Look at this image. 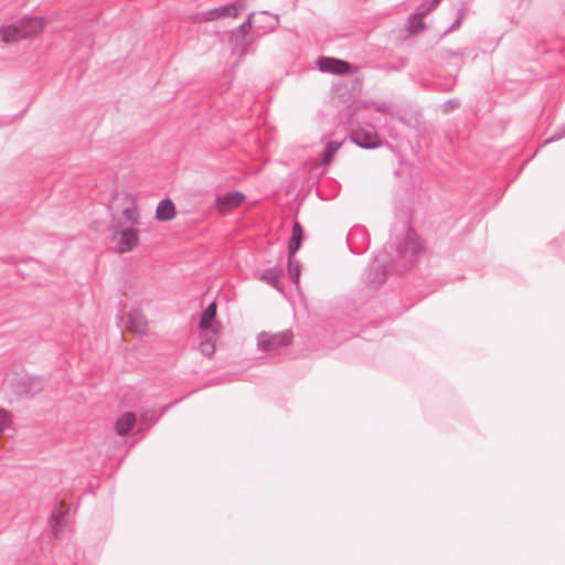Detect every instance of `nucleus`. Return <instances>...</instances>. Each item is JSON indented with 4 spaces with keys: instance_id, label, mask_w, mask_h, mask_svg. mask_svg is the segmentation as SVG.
<instances>
[{
    "instance_id": "obj_15",
    "label": "nucleus",
    "mask_w": 565,
    "mask_h": 565,
    "mask_svg": "<svg viewBox=\"0 0 565 565\" xmlns=\"http://www.w3.org/2000/svg\"><path fill=\"white\" fill-rule=\"evenodd\" d=\"M303 231L299 222H295L292 226L291 237L288 243V254L296 255L299 250Z\"/></svg>"
},
{
    "instance_id": "obj_11",
    "label": "nucleus",
    "mask_w": 565,
    "mask_h": 565,
    "mask_svg": "<svg viewBox=\"0 0 565 565\" xmlns=\"http://www.w3.org/2000/svg\"><path fill=\"white\" fill-rule=\"evenodd\" d=\"M284 275V268L280 265L274 266L269 269L264 270L259 275L260 280H265L268 285L274 288L281 290L280 278Z\"/></svg>"
},
{
    "instance_id": "obj_25",
    "label": "nucleus",
    "mask_w": 565,
    "mask_h": 565,
    "mask_svg": "<svg viewBox=\"0 0 565 565\" xmlns=\"http://www.w3.org/2000/svg\"><path fill=\"white\" fill-rule=\"evenodd\" d=\"M359 235H363V228L356 227L349 232L348 238H347L348 246H349L350 250L354 254H361L366 249L365 247H363V248L355 247L354 239Z\"/></svg>"
},
{
    "instance_id": "obj_18",
    "label": "nucleus",
    "mask_w": 565,
    "mask_h": 565,
    "mask_svg": "<svg viewBox=\"0 0 565 565\" xmlns=\"http://www.w3.org/2000/svg\"><path fill=\"white\" fill-rule=\"evenodd\" d=\"M122 217L125 218L126 223L130 225V227H134L136 225L140 224V215L137 209V205L135 202H131L128 206H126L122 212Z\"/></svg>"
},
{
    "instance_id": "obj_13",
    "label": "nucleus",
    "mask_w": 565,
    "mask_h": 565,
    "mask_svg": "<svg viewBox=\"0 0 565 565\" xmlns=\"http://www.w3.org/2000/svg\"><path fill=\"white\" fill-rule=\"evenodd\" d=\"M175 206L170 199H163L159 202L156 210V218L160 222H167L174 217Z\"/></svg>"
},
{
    "instance_id": "obj_14",
    "label": "nucleus",
    "mask_w": 565,
    "mask_h": 565,
    "mask_svg": "<svg viewBox=\"0 0 565 565\" xmlns=\"http://www.w3.org/2000/svg\"><path fill=\"white\" fill-rule=\"evenodd\" d=\"M128 327L138 334L147 332V320L139 310H132L128 315Z\"/></svg>"
},
{
    "instance_id": "obj_31",
    "label": "nucleus",
    "mask_w": 565,
    "mask_h": 565,
    "mask_svg": "<svg viewBox=\"0 0 565 565\" xmlns=\"http://www.w3.org/2000/svg\"><path fill=\"white\" fill-rule=\"evenodd\" d=\"M422 29H418V20L412 19V15L409 17V31L412 33L418 32Z\"/></svg>"
},
{
    "instance_id": "obj_28",
    "label": "nucleus",
    "mask_w": 565,
    "mask_h": 565,
    "mask_svg": "<svg viewBox=\"0 0 565 565\" xmlns=\"http://www.w3.org/2000/svg\"><path fill=\"white\" fill-rule=\"evenodd\" d=\"M9 413L4 409H0V434H2L7 428H9Z\"/></svg>"
},
{
    "instance_id": "obj_21",
    "label": "nucleus",
    "mask_w": 565,
    "mask_h": 565,
    "mask_svg": "<svg viewBox=\"0 0 565 565\" xmlns=\"http://www.w3.org/2000/svg\"><path fill=\"white\" fill-rule=\"evenodd\" d=\"M341 145H342L341 142L335 141V140L329 141L323 150L321 162L323 164H330L332 162L335 153L340 149Z\"/></svg>"
},
{
    "instance_id": "obj_1",
    "label": "nucleus",
    "mask_w": 565,
    "mask_h": 565,
    "mask_svg": "<svg viewBox=\"0 0 565 565\" xmlns=\"http://www.w3.org/2000/svg\"><path fill=\"white\" fill-rule=\"evenodd\" d=\"M420 250L416 232L404 223L401 233L392 236L384 249L374 256L367 268L366 285L377 289L386 281L387 273L393 268L401 275L406 273L417 262Z\"/></svg>"
},
{
    "instance_id": "obj_23",
    "label": "nucleus",
    "mask_w": 565,
    "mask_h": 565,
    "mask_svg": "<svg viewBox=\"0 0 565 565\" xmlns=\"http://www.w3.org/2000/svg\"><path fill=\"white\" fill-rule=\"evenodd\" d=\"M215 335L212 333L211 337H204L200 340L199 349L205 356H211L215 351Z\"/></svg>"
},
{
    "instance_id": "obj_19",
    "label": "nucleus",
    "mask_w": 565,
    "mask_h": 565,
    "mask_svg": "<svg viewBox=\"0 0 565 565\" xmlns=\"http://www.w3.org/2000/svg\"><path fill=\"white\" fill-rule=\"evenodd\" d=\"M440 0H431L428 4L422 3L418 11L412 14V19L418 20V29H425L423 18L431 10H434Z\"/></svg>"
},
{
    "instance_id": "obj_7",
    "label": "nucleus",
    "mask_w": 565,
    "mask_h": 565,
    "mask_svg": "<svg viewBox=\"0 0 565 565\" xmlns=\"http://www.w3.org/2000/svg\"><path fill=\"white\" fill-rule=\"evenodd\" d=\"M316 63L322 73L343 75L351 72V64L340 58L320 56Z\"/></svg>"
},
{
    "instance_id": "obj_33",
    "label": "nucleus",
    "mask_w": 565,
    "mask_h": 565,
    "mask_svg": "<svg viewBox=\"0 0 565 565\" xmlns=\"http://www.w3.org/2000/svg\"><path fill=\"white\" fill-rule=\"evenodd\" d=\"M276 26H277L276 24L268 26V28H267V30H266V31H264V33L275 31V30H276Z\"/></svg>"
},
{
    "instance_id": "obj_24",
    "label": "nucleus",
    "mask_w": 565,
    "mask_h": 565,
    "mask_svg": "<svg viewBox=\"0 0 565 565\" xmlns=\"http://www.w3.org/2000/svg\"><path fill=\"white\" fill-rule=\"evenodd\" d=\"M254 17H255L254 12L249 13L247 19L242 24H239L238 26L235 28L236 34H238V35L243 34V33L248 34V32L252 28L260 29V25L257 24V21L254 19Z\"/></svg>"
},
{
    "instance_id": "obj_3",
    "label": "nucleus",
    "mask_w": 565,
    "mask_h": 565,
    "mask_svg": "<svg viewBox=\"0 0 565 565\" xmlns=\"http://www.w3.org/2000/svg\"><path fill=\"white\" fill-rule=\"evenodd\" d=\"M10 386L17 395L32 397L44 388V380L29 374L15 375L10 380Z\"/></svg>"
},
{
    "instance_id": "obj_16",
    "label": "nucleus",
    "mask_w": 565,
    "mask_h": 565,
    "mask_svg": "<svg viewBox=\"0 0 565 565\" xmlns=\"http://www.w3.org/2000/svg\"><path fill=\"white\" fill-rule=\"evenodd\" d=\"M230 42L233 46V51L237 52L241 56L246 53L248 41L247 34H236V30L234 29L230 34Z\"/></svg>"
},
{
    "instance_id": "obj_27",
    "label": "nucleus",
    "mask_w": 565,
    "mask_h": 565,
    "mask_svg": "<svg viewBox=\"0 0 565 565\" xmlns=\"http://www.w3.org/2000/svg\"><path fill=\"white\" fill-rule=\"evenodd\" d=\"M565 137V124L561 125L553 134L552 137H550L548 139H546L543 143L544 145H547L552 141H555V140H558L561 138H564Z\"/></svg>"
},
{
    "instance_id": "obj_20",
    "label": "nucleus",
    "mask_w": 565,
    "mask_h": 565,
    "mask_svg": "<svg viewBox=\"0 0 565 565\" xmlns=\"http://www.w3.org/2000/svg\"><path fill=\"white\" fill-rule=\"evenodd\" d=\"M288 275L292 284L299 285L300 277V263L295 258V255L288 254Z\"/></svg>"
},
{
    "instance_id": "obj_22",
    "label": "nucleus",
    "mask_w": 565,
    "mask_h": 565,
    "mask_svg": "<svg viewBox=\"0 0 565 565\" xmlns=\"http://www.w3.org/2000/svg\"><path fill=\"white\" fill-rule=\"evenodd\" d=\"M50 522H51L54 535L58 536V531L64 524V513L62 511V508H55L52 511Z\"/></svg>"
},
{
    "instance_id": "obj_17",
    "label": "nucleus",
    "mask_w": 565,
    "mask_h": 565,
    "mask_svg": "<svg viewBox=\"0 0 565 565\" xmlns=\"http://www.w3.org/2000/svg\"><path fill=\"white\" fill-rule=\"evenodd\" d=\"M20 34H21V26H20L19 22H18V24H10V25L2 26L0 29V36L4 42H14V41L21 39Z\"/></svg>"
},
{
    "instance_id": "obj_26",
    "label": "nucleus",
    "mask_w": 565,
    "mask_h": 565,
    "mask_svg": "<svg viewBox=\"0 0 565 565\" xmlns=\"http://www.w3.org/2000/svg\"><path fill=\"white\" fill-rule=\"evenodd\" d=\"M465 17H466V11H465V8H460L459 11H458V17L457 19L454 21V23L446 30L445 33H449L451 31H454L455 29L459 28L460 24L462 23V21L465 20Z\"/></svg>"
},
{
    "instance_id": "obj_30",
    "label": "nucleus",
    "mask_w": 565,
    "mask_h": 565,
    "mask_svg": "<svg viewBox=\"0 0 565 565\" xmlns=\"http://www.w3.org/2000/svg\"><path fill=\"white\" fill-rule=\"evenodd\" d=\"M457 107H459V102L456 99H450L443 105V109L445 113H448Z\"/></svg>"
},
{
    "instance_id": "obj_4",
    "label": "nucleus",
    "mask_w": 565,
    "mask_h": 565,
    "mask_svg": "<svg viewBox=\"0 0 565 565\" xmlns=\"http://www.w3.org/2000/svg\"><path fill=\"white\" fill-rule=\"evenodd\" d=\"M292 338L294 334L290 330H284L277 333L263 331L257 335V348L264 352H275L279 348L288 347Z\"/></svg>"
},
{
    "instance_id": "obj_8",
    "label": "nucleus",
    "mask_w": 565,
    "mask_h": 565,
    "mask_svg": "<svg viewBox=\"0 0 565 565\" xmlns=\"http://www.w3.org/2000/svg\"><path fill=\"white\" fill-rule=\"evenodd\" d=\"M244 194L239 191L227 192L215 200V206L220 213H226L237 207L244 201Z\"/></svg>"
},
{
    "instance_id": "obj_10",
    "label": "nucleus",
    "mask_w": 565,
    "mask_h": 565,
    "mask_svg": "<svg viewBox=\"0 0 565 565\" xmlns=\"http://www.w3.org/2000/svg\"><path fill=\"white\" fill-rule=\"evenodd\" d=\"M216 317V303L212 301L207 305V307L202 312L199 327L202 331H212V333L216 334L220 328L218 323L214 322Z\"/></svg>"
},
{
    "instance_id": "obj_32",
    "label": "nucleus",
    "mask_w": 565,
    "mask_h": 565,
    "mask_svg": "<svg viewBox=\"0 0 565 565\" xmlns=\"http://www.w3.org/2000/svg\"><path fill=\"white\" fill-rule=\"evenodd\" d=\"M375 109L380 113L388 111V106L386 104H375Z\"/></svg>"
},
{
    "instance_id": "obj_5",
    "label": "nucleus",
    "mask_w": 565,
    "mask_h": 565,
    "mask_svg": "<svg viewBox=\"0 0 565 565\" xmlns=\"http://www.w3.org/2000/svg\"><path fill=\"white\" fill-rule=\"evenodd\" d=\"M246 8L247 3L244 0H238L224 6L202 11L200 13V17L203 21H214L225 18H237Z\"/></svg>"
},
{
    "instance_id": "obj_9",
    "label": "nucleus",
    "mask_w": 565,
    "mask_h": 565,
    "mask_svg": "<svg viewBox=\"0 0 565 565\" xmlns=\"http://www.w3.org/2000/svg\"><path fill=\"white\" fill-rule=\"evenodd\" d=\"M21 26L20 38H31L38 34L44 28V19L41 17H24L19 20Z\"/></svg>"
},
{
    "instance_id": "obj_2",
    "label": "nucleus",
    "mask_w": 565,
    "mask_h": 565,
    "mask_svg": "<svg viewBox=\"0 0 565 565\" xmlns=\"http://www.w3.org/2000/svg\"><path fill=\"white\" fill-rule=\"evenodd\" d=\"M113 222V238L117 241L118 252L125 254L131 252L139 243V233L134 227L124 228V223L115 216Z\"/></svg>"
},
{
    "instance_id": "obj_29",
    "label": "nucleus",
    "mask_w": 565,
    "mask_h": 565,
    "mask_svg": "<svg viewBox=\"0 0 565 565\" xmlns=\"http://www.w3.org/2000/svg\"><path fill=\"white\" fill-rule=\"evenodd\" d=\"M150 420H158V417L156 416L154 411H147L142 413L141 415V424L148 426V422Z\"/></svg>"
},
{
    "instance_id": "obj_12",
    "label": "nucleus",
    "mask_w": 565,
    "mask_h": 565,
    "mask_svg": "<svg viewBox=\"0 0 565 565\" xmlns=\"http://www.w3.org/2000/svg\"><path fill=\"white\" fill-rule=\"evenodd\" d=\"M136 420H137V418H136L135 413H132V412L124 413L116 420V424H115L116 433L120 436L127 435L135 426Z\"/></svg>"
},
{
    "instance_id": "obj_6",
    "label": "nucleus",
    "mask_w": 565,
    "mask_h": 565,
    "mask_svg": "<svg viewBox=\"0 0 565 565\" xmlns=\"http://www.w3.org/2000/svg\"><path fill=\"white\" fill-rule=\"evenodd\" d=\"M350 140L364 149H375L381 145L375 127L370 124L352 128L350 132Z\"/></svg>"
}]
</instances>
